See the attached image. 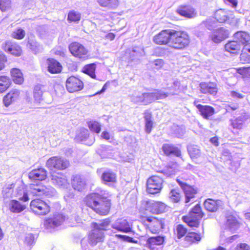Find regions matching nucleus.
Returning a JSON list of instances; mask_svg holds the SVG:
<instances>
[{"label": "nucleus", "instance_id": "nucleus-57", "mask_svg": "<svg viewBox=\"0 0 250 250\" xmlns=\"http://www.w3.org/2000/svg\"><path fill=\"white\" fill-rule=\"evenodd\" d=\"M231 95L233 98H237L239 99H242L244 97V95L242 94L238 93L235 91H232L231 92Z\"/></svg>", "mask_w": 250, "mask_h": 250}, {"label": "nucleus", "instance_id": "nucleus-45", "mask_svg": "<svg viewBox=\"0 0 250 250\" xmlns=\"http://www.w3.org/2000/svg\"><path fill=\"white\" fill-rule=\"evenodd\" d=\"M235 35L239 42L244 45L246 43H249L248 42L250 41V36L248 33L244 31H238Z\"/></svg>", "mask_w": 250, "mask_h": 250}, {"label": "nucleus", "instance_id": "nucleus-3", "mask_svg": "<svg viewBox=\"0 0 250 250\" xmlns=\"http://www.w3.org/2000/svg\"><path fill=\"white\" fill-rule=\"evenodd\" d=\"M140 221L153 233H159L165 227V219L156 216L147 215L144 211H140Z\"/></svg>", "mask_w": 250, "mask_h": 250}, {"label": "nucleus", "instance_id": "nucleus-23", "mask_svg": "<svg viewBox=\"0 0 250 250\" xmlns=\"http://www.w3.org/2000/svg\"><path fill=\"white\" fill-rule=\"evenodd\" d=\"M162 149L164 153L167 156L171 155H174L179 157L182 156L180 149L173 144L165 143L163 145Z\"/></svg>", "mask_w": 250, "mask_h": 250}, {"label": "nucleus", "instance_id": "nucleus-14", "mask_svg": "<svg viewBox=\"0 0 250 250\" xmlns=\"http://www.w3.org/2000/svg\"><path fill=\"white\" fill-rule=\"evenodd\" d=\"M198 101L195 100L193 102L194 105L198 110L200 115L206 120H210L215 113V108L209 105H204L198 104Z\"/></svg>", "mask_w": 250, "mask_h": 250}, {"label": "nucleus", "instance_id": "nucleus-42", "mask_svg": "<svg viewBox=\"0 0 250 250\" xmlns=\"http://www.w3.org/2000/svg\"><path fill=\"white\" fill-rule=\"evenodd\" d=\"M246 120L245 116H241L230 120V125L234 129H240Z\"/></svg>", "mask_w": 250, "mask_h": 250}, {"label": "nucleus", "instance_id": "nucleus-7", "mask_svg": "<svg viewBox=\"0 0 250 250\" xmlns=\"http://www.w3.org/2000/svg\"><path fill=\"white\" fill-rule=\"evenodd\" d=\"M30 208L35 214L41 216H45L51 211V207L49 204L40 198L31 200Z\"/></svg>", "mask_w": 250, "mask_h": 250}, {"label": "nucleus", "instance_id": "nucleus-55", "mask_svg": "<svg viewBox=\"0 0 250 250\" xmlns=\"http://www.w3.org/2000/svg\"><path fill=\"white\" fill-rule=\"evenodd\" d=\"M116 236L118 238H121L124 240L128 241V242H133V241H132L133 238L129 236H127L126 235H121V234H116Z\"/></svg>", "mask_w": 250, "mask_h": 250}, {"label": "nucleus", "instance_id": "nucleus-56", "mask_svg": "<svg viewBox=\"0 0 250 250\" xmlns=\"http://www.w3.org/2000/svg\"><path fill=\"white\" fill-rule=\"evenodd\" d=\"M210 143L216 146L219 145V138L217 136H214L210 139Z\"/></svg>", "mask_w": 250, "mask_h": 250}, {"label": "nucleus", "instance_id": "nucleus-61", "mask_svg": "<svg viewBox=\"0 0 250 250\" xmlns=\"http://www.w3.org/2000/svg\"><path fill=\"white\" fill-rule=\"evenodd\" d=\"M115 35L113 33H108L105 35V38L109 41H112L115 39Z\"/></svg>", "mask_w": 250, "mask_h": 250}, {"label": "nucleus", "instance_id": "nucleus-5", "mask_svg": "<svg viewBox=\"0 0 250 250\" xmlns=\"http://www.w3.org/2000/svg\"><path fill=\"white\" fill-rule=\"evenodd\" d=\"M164 181L162 176L154 175L146 180V190L150 194H156L161 192L163 188Z\"/></svg>", "mask_w": 250, "mask_h": 250}, {"label": "nucleus", "instance_id": "nucleus-46", "mask_svg": "<svg viewBox=\"0 0 250 250\" xmlns=\"http://www.w3.org/2000/svg\"><path fill=\"white\" fill-rule=\"evenodd\" d=\"M87 125L91 132L99 134L101 131V125L96 121H88Z\"/></svg>", "mask_w": 250, "mask_h": 250}, {"label": "nucleus", "instance_id": "nucleus-2", "mask_svg": "<svg viewBox=\"0 0 250 250\" xmlns=\"http://www.w3.org/2000/svg\"><path fill=\"white\" fill-rule=\"evenodd\" d=\"M110 223L111 220L109 218L102 220L100 223L96 222L91 223L92 229L87 234V240L91 246L104 242L105 236L104 231L108 230V228Z\"/></svg>", "mask_w": 250, "mask_h": 250}, {"label": "nucleus", "instance_id": "nucleus-24", "mask_svg": "<svg viewBox=\"0 0 250 250\" xmlns=\"http://www.w3.org/2000/svg\"><path fill=\"white\" fill-rule=\"evenodd\" d=\"M101 180L105 185H112L117 183V175L111 170H105L102 173Z\"/></svg>", "mask_w": 250, "mask_h": 250}, {"label": "nucleus", "instance_id": "nucleus-29", "mask_svg": "<svg viewBox=\"0 0 250 250\" xmlns=\"http://www.w3.org/2000/svg\"><path fill=\"white\" fill-rule=\"evenodd\" d=\"M10 75L13 82L17 84H21L24 82V77L21 71L18 68L10 70Z\"/></svg>", "mask_w": 250, "mask_h": 250}, {"label": "nucleus", "instance_id": "nucleus-62", "mask_svg": "<svg viewBox=\"0 0 250 250\" xmlns=\"http://www.w3.org/2000/svg\"><path fill=\"white\" fill-rule=\"evenodd\" d=\"M20 200L24 202H27L29 200V198L28 197V195L26 192H24L22 197H20L19 198Z\"/></svg>", "mask_w": 250, "mask_h": 250}, {"label": "nucleus", "instance_id": "nucleus-43", "mask_svg": "<svg viewBox=\"0 0 250 250\" xmlns=\"http://www.w3.org/2000/svg\"><path fill=\"white\" fill-rule=\"evenodd\" d=\"M188 233V229L183 224H178L174 230V233L178 239H181Z\"/></svg>", "mask_w": 250, "mask_h": 250}, {"label": "nucleus", "instance_id": "nucleus-8", "mask_svg": "<svg viewBox=\"0 0 250 250\" xmlns=\"http://www.w3.org/2000/svg\"><path fill=\"white\" fill-rule=\"evenodd\" d=\"M69 166L68 160L59 156L51 157L46 162V167L50 170H63Z\"/></svg>", "mask_w": 250, "mask_h": 250}, {"label": "nucleus", "instance_id": "nucleus-19", "mask_svg": "<svg viewBox=\"0 0 250 250\" xmlns=\"http://www.w3.org/2000/svg\"><path fill=\"white\" fill-rule=\"evenodd\" d=\"M47 70L51 74L60 73L62 70V66L57 60L49 58L46 59Z\"/></svg>", "mask_w": 250, "mask_h": 250}, {"label": "nucleus", "instance_id": "nucleus-52", "mask_svg": "<svg viewBox=\"0 0 250 250\" xmlns=\"http://www.w3.org/2000/svg\"><path fill=\"white\" fill-rule=\"evenodd\" d=\"M7 62L6 56L2 53H0V71L3 70L5 67V63Z\"/></svg>", "mask_w": 250, "mask_h": 250}, {"label": "nucleus", "instance_id": "nucleus-48", "mask_svg": "<svg viewBox=\"0 0 250 250\" xmlns=\"http://www.w3.org/2000/svg\"><path fill=\"white\" fill-rule=\"evenodd\" d=\"M236 70L243 78H250V66L237 68Z\"/></svg>", "mask_w": 250, "mask_h": 250}, {"label": "nucleus", "instance_id": "nucleus-41", "mask_svg": "<svg viewBox=\"0 0 250 250\" xmlns=\"http://www.w3.org/2000/svg\"><path fill=\"white\" fill-rule=\"evenodd\" d=\"M152 93L145 92L137 97V102L144 105H147L152 102Z\"/></svg>", "mask_w": 250, "mask_h": 250}, {"label": "nucleus", "instance_id": "nucleus-27", "mask_svg": "<svg viewBox=\"0 0 250 250\" xmlns=\"http://www.w3.org/2000/svg\"><path fill=\"white\" fill-rule=\"evenodd\" d=\"M202 236L201 233L194 231H190L187 233L184 237V242L187 247L197 243L201 241Z\"/></svg>", "mask_w": 250, "mask_h": 250}, {"label": "nucleus", "instance_id": "nucleus-12", "mask_svg": "<svg viewBox=\"0 0 250 250\" xmlns=\"http://www.w3.org/2000/svg\"><path fill=\"white\" fill-rule=\"evenodd\" d=\"M173 29H164L155 35L153 38V42L158 45H167L171 43Z\"/></svg>", "mask_w": 250, "mask_h": 250}, {"label": "nucleus", "instance_id": "nucleus-44", "mask_svg": "<svg viewBox=\"0 0 250 250\" xmlns=\"http://www.w3.org/2000/svg\"><path fill=\"white\" fill-rule=\"evenodd\" d=\"M188 215L193 216L197 218H202L204 215L202 207L198 204L194 206L189 211Z\"/></svg>", "mask_w": 250, "mask_h": 250}, {"label": "nucleus", "instance_id": "nucleus-36", "mask_svg": "<svg viewBox=\"0 0 250 250\" xmlns=\"http://www.w3.org/2000/svg\"><path fill=\"white\" fill-rule=\"evenodd\" d=\"M152 113L149 110H146L144 112V118L145 120V131L149 134L153 128V123L152 120Z\"/></svg>", "mask_w": 250, "mask_h": 250}, {"label": "nucleus", "instance_id": "nucleus-54", "mask_svg": "<svg viewBox=\"0 0 250 250\" xmlns=\"http://www.w3.org/2000/svg\"><path fill=\"white\" fill-rule=\"evenodd\" d=\"M98 3L100 6H106L107 4V1L108 0H97ZM110 5H115L117 3L118 0H110Z\"/></svg>", "mask_w": 250, "mask_h": 250}, {"label": "nucleus", "instance_id": "nucleus-32", "mask_svg": "<svg viewBox=\"0 0 250 250\" xmlns=\"http://www.w3.org/2000/svg\"><path fill=\"white\" fill-rule=\"evenodd\" d=\"M240 60L244 64L250 63V43L244 45L240 55Z\"/></svg>", "mask_w": 250, "mask_h": 250}, {"label": "nucleus", "instance_id": "nucleus-37", "mask_svg": "<svg viewBox=\"0 0 250 250\" xmlns=\"http://www.w3.org/2000/svg\"><path fill=\"white\" fill-rule=\"evenodd\" d=\"M169 198L173 203H179L183 198V194L178 188H173L170 191Z\"/></svg>", "mask_w": 250, "mask_h": 250}, {"label": "nucleus", "instance_id": "nucleus-51", "mask_svg": "<svg viewBox=\"0 0 250 250\" xmlns=\"http://www.w3.org/2000/svg\"><path fill=\"white\" fill-rule=\"evenodd\" d=\"M11 6L10 0H0V9L5 11Z\"/></svg>", "mask_w": 250, "mask_h": 250}, {"label": "nucleus", "instance_id": "nucleus-35", "mask_svg": "<svg viewBox=\"0 0 250 250\" xmlns=\"http://www.w3.org/2000/svg\"><path fill=\"white\" fill-rule=\"evenodd\" d=\"M72 185L75 190L82 191L84 188L86 184L83 179L80 176L75 175L73 177Z\"/></svg>", "mask_w": 250, "mask_h": 250}, {"label": "nucleus", "instance_id": "nucleus-22", "mask_svg": "<svg viewBox=\"0 0 250 250\" xmlns=\"http://www.w3.org/2000/svg\"><path fill=\"white\" fill-rule=\"evenodd\" d=\"M229 37L227 31L223 28L213 30L210 35L211 40L215 43H220Z\"/></svg>", "mask_w": 250, "mask_h": 250}, {"label": "nucleus", "instance_id": "nucleus-38", "mask_svg": "<svg viewBox=\"0 0 250 250\" xmlns=\"http://www.w3.org/2000/svg\"><path fill=\"white\" fill-rule=\"evenodd\" d=\"M96 64L95 63H91L85 65L83 69L82 72L89 76L93 79L96 78L95 74Z\"/></svg>", "mask_w": 250, "mask_h": 250}, {"label": "nucleus", "instance_id": "nucleus-39", "mask_svg": "<svg viewBox=\"0 0 250 250\" xmlns=\"http://www.w3.org/2000/svg\"><path fill=\"white\" fill-rule=\"evenodd\" d=\"M188 152L190 158L193 160H196L201 156L199 147L196 145H190L188 147Z\"/></svg>", "mask_w": 250, "mask_h": 250}, {"label": "nucleus", "instance_id": "nucleus-13", "mask_svg": "<svg viewBox=\"0 0 250 250\" xmlns=\"http://www.w3.org/2000/svg\"><path fill=\"white\" fill-rule=\"evenodd\" d=\"M145 205L152 214H155L164 213L167 208V206L164 203L158 201H146Z\"/></svg>", "mask_w": 250, "mask_h": 250}, {"label": "nucleus", "instance_id": "nucleus-16", "mask_svg": "<svg viewBox=\"0 0 250 250\" xmlns=\"http://www.w3.org/2000/svg\"><path fill=\"white\" fill-rule=\"evenodd\" d=\"M64 221V218L61 214L54 215L52 217L44 219L43 227L45 229L50 230L61 226Z\"/></svg>", "mask_w": 250, "mask_h": 250}, {"label": "nucleus", "instance_id": "nucleus-34", "mask_svg": "<svg viewBox=\"0 0 250 250\" xmlns=\"http://www.w3.org/2000/svg\"><path fill=\"white\" fill-rule=\"evenodd\" d=\"M11 84V79L8 76L0 75V93H3L7 91Z\"/></svg>", "mask_w": 250, "mask_h": 250}, {"label": "nucleus", "instance_id": "nucleus-10", "mask_svg": "<svg viewBox=\"0 0 250 250\" xmlns=\"http://www.w3.org/2000/svg\"><path fill=\"white\" fill-rule=\"evenodd\" d=\"M71 54L75 57L82 60L88 58V50L82 44L77 42L71 43L69 45Z\"/></svg>", "mask_w": 250, "mask_h": 250}, {"label": "nucleus", "instance_id": "nucleus-1", "mask_svg": "<svg viewBox=\"0 0 250 250\" xmlns=\"http://www.w3.org/2000/svg\"><path fill=\"white\" fill-rule=\"evenodd\" d=\"M83 203L85 207L101 216L109 215L113 207L112 200L108 197L97 192L87 194Z\"/></svg>", "mask_w": 250, "mask_h": 250}, {"label": "nucleus", "instance_id": "nucleus-25", "mask_svg": "<svg viewBox=\"0 0 250 250\" xmlns=\"http://www.w3.org/2000/svg\"><path fill=\"white\" fill-rule=\"evenodd\" d=\"M112 228L119 231L129 232L132 231V228L129 222L125 219H118Z\"/></svg>", "mask_w": 250, "mask_h": 250}, {"label": "nucleus", "instance_id": "nucleus-9", "mask_svg": "<svg viewBox=\"0 0 250 250\" xmlns=\"http://www.w3.org/2000/svg\"><path fill=\"white\" fill-rule=\"evenodd\" d=\"M84 83L80 78L75 76H70L65 81V88L70 93L78 92L83 89Z\"/></svg>", "mask_w": 250, "mask_h": 250}, {"label": "nucleus", "instance_id": "nucleus-58", "mask_svg": "<svg viewBox=\"0 0 250 250\" xmlns=\"http://www.w3.org/2000/svg\"><path fill=\"white\" fill-rule=\"evenodd\" d=\"M109 84V82H107L103 86V88H102V89L96 92L95 95H97V94H100L103 92H104L107 89V87L108 86Z\"/></svg>", "mask_w": 250, "mask_h": 250}, {"label": "nucleus", "instance_id": "nucleus-53", "mask_svg": "<svg viewBox=\"0 0 250 250\" xmlns=\"http://www.w3.org/2000/svg\"><path fill=\"white\" fill-rule=\"evenodd\" d=\"M234 250H250V246L246 243H238Z\"/></svg>", "mask_w": 250, "mask_h": 250}, {"label": "nucleus", "instance_id": "nucleus-20", "mask_svg": "<svg viewBox=\"0 0 250 250\" xmlns=\"http://www.w3.org/2000/svg\"><path fill=\"white\" fill-rule=\"evenodd\" d=\"M30 189L32 194L36 196L47 197L51 194L49 188L42 184L32 185Z\"/></svg>", "mask_w": 250, "mask_h": 250}, {"label": "nucleus", "instance_id": "nucleus-47", "mask_svg": "<svg viewBox=\"0 0 250 250\" xmlns=\"http://www.w3.org/2000/svg\"><path fill=\"white\" fill-rule=\"evenodd\" d=\"M25 36V31L21 28H18L15 29L12 34L13 38L17 40H22Z\"/></svg>", "mask_w": 250, "mask_h": 250}, {"label": "nucleus", "instance_id": "nucleus-40", "mask_svg": "<svg viewBox=\"0 0 250 250\" xmlns=\"http://www.w3.org/2000/svg\"><path fill=\"white\" fill-rule=\"evenodd\" d=\"M177 13L181 16H192L195 15V10L190 6H181L177 10Z\"/></svg>", "mask_w": 250, "mask_h": 250}, {"label": "nucleus", "instance_id": "nucleus-33", "mask_svg": "<svg viewBox=\"0 0 250 250\" xmlns=\"http://www.w3.org/2000/svg\"><path fill=\"white\" fill-rule=\"evenodd\" d=\"M9 210L13 213H18L26 208V206L17 200H12L9 205Z\"/></svg>", "mask_w": 250, "mask_h": 250}, {"label": "nucleus", "instance_id": "nucleus-4", "mask_svg": "<svg viewBox=\"0 0 250 250\" xmlns=\"http://www.w3.org/2000/svg\"><path fill=\"white\" fill-rule=\"evenodd\" d=\"M190 42V38L187 31L173 29L171 47L176 50H183L189 45Z\"/></svg>", "mask_w": 250, "mask_h": 250}, {"label": "nucleus", "instance_id": "nucleus-64", "mask_svg": "<svg viewBox=\"0 0 250 250\" xmlns=\"http://www.w3.org/2000/svg\"><path fill=\"white\" fill-rule=\"evenodd\" d=\"M80 17H68V20L71 21H79L80 20Z\"/></svg>", "mask_w": 250, "mask_h": 250}, {"label": "nucleus", "instance_id": "nucleus-21", "mask_svg": "<svg viewBox=\"0 0 250 250\" xmlns=\"http://www.w3.org/2000/svg\"><path fill=\"white\" fill-rule=\"evenodd\" d=\"M47 174V170L44 168L40 167L30 171L28 173V178L32 180L43 181L46 179Z\"/></svg>", "mask_w": 250, "mask_h": 250}, {"label": "nucleus", "instance_id": "nucleus-18", "mask_svg": "<svg viewBox=\"0 0 250 250\" xmlns=\"http://www.w3.org/2000/svg\"><path fill=\"white\" fill-rule=\"evenodd\" d=\"M240 222L238 217L232 212L227 213L226 215V221L224 225L226 229H237L240 226Z\"/></svg>", "mask_w": 250, "mask_h": 250}, {"label": "nucleus", "instance_id": "nucleus-11", "mask_svg": "<svg viewBox=\"0 0 250 250\" xmlns=\"http://www.w3.org/2000/svg\"><path fill=\"white\" fill-rule=\"evenodd\" d=\"M200 93L215 96L218 93L219 88L217 83L214 82H201L199 84Z\"/></svg>", "mask_w": 250, "mask_h": 250}, {"label": "nucleus", "instance_id": "nucleus-6", "mask_svg": "<svg viewBox=\"0 0 250 250\" xmlns=\"http://www.w3.org/2000/svg\"><path fill=\"white\" fill-rule=\"evenodd\" d=\"M176 181L185 194L186 203H188L191 199L195 197L198 193V189L194 186L188 184L186 182L187 179L179 176Z\"/></svg>", "mask_w": 250, "mask_h": 250}, {"label": "nucleus", "instance_id": "nucleus-28", "mask_svg": "<svg viewBox=\"0 0 250 250\" xmlns=\"http://www.w3.org/2000/svg\"><path fill=\"white\" fill-rule=\"evenodd\" d=\"M20 92L17 89H12L3 98V103L6 107H8L20 96Z\"/></svg>", "mask_w": 250, "mask_h": 250}, {"label": "nucleus", "instance_id": "nucleus-31", "mask_svg": "<svg viewBox=\"0 0 250 250\" xmlns=\"http://www.w3.org/2000/svg\"><path fill=\"white\" fill-rule=\"evenodd\" d=\"M182 219L184 222L190 228H198L200 220L202 219L188 214L183 216Z\"/></svg>", "mask_w": 250, "mask_h": 250}, {"label": "nucleus", "instance_id": "nucleus-15", "mask_svg": "<svg viewBox=\"0 0 250 250\" xmlns=\"http://www.w3.org/2000/svg\"><path fill=\"white\" fill-rule=\"evenodd\" d=\"M165 239L166 237L162 235L148 237L146 240L145 246L149 250H157L164 244Z\"/></svg>", "mask_w": 250, "mask_h": 250}, {"label": "nucleus", "instance_id": "nucleus-17", "mask_svg": "<svg viewBox=\"0 0 250 250\" xmlns=\"http://www.w3.org/2000/svg\"><path fill=\"white\" fill-rule=\"evenodd\" d=\"M2 48L5 52L15 57H20L22 54L21 46L18 43L9 41L2 44Z\"/></svg>", "mask_w": 250, "mask_h": 250}, {"label": "nucleus", "instance_id": "nucleus-30", "mask_svg": "<svg viewBox=\"0 0 250 250\" xmlns=\"http://www.w3.org/2000/svg\"><path fill=\"white\" fill-rule=\"evenodd\" d=\"M241 48L240 42L236 41H230L225 45V50L230 53L238 54Z\"/></svg>", "mask_w": 250, "mask_h": 250}, {"label": "nucleus", "instance_id": "nucleus-50", "mask_svg": "<svg viewBox=\"0 0 250 250\" xmlns=\"http://www.w3.org/2000/svg\"><path fill=\"white\" fill-rule=\"evenodd\" d=\"M43 91L40 86H36L33 91V96L36 100H40L42 97Z\"/></svg>", "mask_w": 250, "mask_h": 250}, {"label": "nucleus", "instance_id": "nucleus-60", "mask_svg": "<svg viewBox=\"0 0 250 250\" xmlns=\"http://www.w3.org/2000/svg\"><path fill=\"white\" fill-rule=\"evenodd\" d=\"M110 0H108L107 1V4H106V6H103L102 7H107L109 9H114L118 7L119 5V0H118L117 3L115 5H110Z\"/></svg>", "mask_w": 250, "mask_h": 250}, {"label": "nucleus", "instance_id": "nucleus-63", "mask_svg": "<svg viewBox=\"0 0 250 250\" xmlns=\"http://www.w3.org/2000/svg\"><path fill=\"white\" fill-rule=\"evenodd\" d=\"M238 107H239L238 104H229V105H228V109H230V110H231L233 111L237 109L238 108Z\"/></svg>", "mask_w": 250, "mask_h": 250}, {"label": "nucleus", "instance_id": "nucleus-49", "mask_svg": "<svg viewBox=\"0 0 250 250\" xmlns=\"http://www.w3.org/2000/svg\"><path fill=\"white\" fill-rule=\"evenodd\" d=\"M152 93V99L159 100L167 97L168 95L167 93L157 90L155 92Z\"/></svg>", "mask_w": 250, "mask_h": 250}, {"label": "nucleus", "instance_id": "nucleus-59", "mask_svg": "<svg viewBox=\"0 0 250 250\" xmlns=\"http://www.w3.org/2000/svg\"><path fill=\"white\" fill-rule=\"evenodd\" d=\"M102 137L103 139L108 140L110 139L111 135L109 132L104 131L102 134Z\"/></svg>", "mask_w": 250, "mask_h": 250}, {"label": "nucleus", "instance_id": "nucleus-26", "mask_svg": "<svg viewBox=\"0 0 250 250\" xmlns=\"http://www.w3.org/2000/svg\"><path fill=\"white\" fill-rule=\"evenodd\" d=\"M204 204L205 208L207 210L210 212H215L222 206V202L220 200L208 198L205 201Z\"/></svg>", "mask_w": 250, "mask_h": 250}]
</instances>
